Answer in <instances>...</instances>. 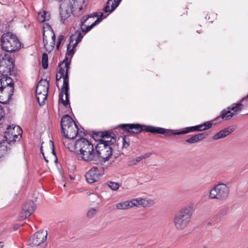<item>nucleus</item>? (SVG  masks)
Listing matches in <instances>:
<instances>
[{
  "label": "nucleus",
  "instance_id": "864d4df0",
  "mask_svg": "<svg viewBox=\"0 0 248 248\" xmlns=\"http://www.w3.org/2000/svg\"><path fill=\"white\" fill-rule=\"evenodd\" d=\"M74 40L76 41V34H72L69 38V43L68 44L71 45V44L73 43Z\"/></svg>",
  "mask_w": 248,
  "mask_h": 248
},
{
  "label": "nucleus",
  "instance_id": "a211bd4d",
  "mask_svg": "<svg viewBox=\"0 0 248 248\" xmlns=\"http://www.w3.org/2000/svg\"><path fill=\"white\" fill-rule=\"evenodd\" d=\"M0 65L14 67L15 60L8 54L4 53L0 54Z\"/></svg>",
  "mask_w": 248,
  "mask_h": 248
},
{
  "label": "nucleus",
  "instance_id": "e433bc0d",
  "mask_svg": "<svg viewBox=\"0 0 248 248\" xmlns=\"http://www.w3.org/2000/svg\"><path fill=\"white\" fill-rule=\"evenodd\" d=\"M69 73L68 72H64L63 74V76L60 75V78H63V85L62 86H69Z\"/></svg>",
  "mask_w": 248,
  "mask_h": 248
},
{
  "label": "nucleus",
  "instance_id": "a878e982",
  "mask_svg": "<svg viewBox=\"0 0 248 248\" xmlns=\"http://www.w3.org/2000/svg\"><path fill=\"white\" fill-rule=\"evenodd\" d=\"M46 152V154L51 155H53L54 157H56V154L55 150V147L54 145V143L51 140H49L48 145L45 148Z\"/></svg>",
  "mask_w": 248,
  "mask_h": 248
},
{
  "label": "nucleus",
  "instance_id": "58836bf2",
  "mask_svg": "<svg viewBox=\"0 0 248 248\" xmlns=\"http://www.w3.org/2000/svg\"><path fill=\"white\" fill-rule=\"evenodd\" d=\"M101 138L103 139H108L111 137L112 132L110 130H105L104 131H101Z\"/></svg>",
  "mask_w": 248,
  "mask_h": 248
},
{
  "label": "nucleus",
  "instance_id": "9d476101",
  "mask_svg": "<svg viewBox=\"0 0 248 248\" xmlns=\"http://www.w3.org/2000/svg\"><path fill=\"white\" fill-rule=\"evenodd\" d=\"M47 233L46 231L41 230L30 237L29 239V245L32 247L39 246L44 243L47 238Z\"/></svg>",
  "mask_w": 248,
  "mask_h": 248
},
{
  "label": "nucleus",
  "instance_id": "4c0bfd02",
  "mask_svg": "<svg viewBox=\"0 0 248 248\" xmlns=\"http://www.w3.org/2000/svg\"><path fill=\"white\" fill-rule=\"evenodd\" d=\"M140 160H141V158H140V156L137 157L135 158H134V159L129 160L127 162V165L128 166H132L136 165Z\"/></svg>",
  "mask_w": 248,
  "mask_h": 248
},
{
  "label": "nucleus",
  "instance_id": "5701e85b",
  "mask_svg": "<svg viewBox=\"0 0 248 248\" xmlns=\"http://www.w3.org/2000/svg\"><path fill=\"white\" fill-rule=\"evenodd\" d=\"M122 0H116L115 2H112L111 4V8H110V2L112 0H108L106 6L103 9L104 13H111L114 11L116 8L119 6Z\"/></svg>",
  "mask_w": 248,
  "mask_h": 248
},
{
  "label": "nucleus",
  "instance_id": "c9c22d12",
  "mask_svg": "<svg viewBox=\"0 0 248 248\" xmlns=\"http://www.w3.org/2000/svg\"><path fill=\"white\" fill-rule=\"evenodd\" d=\"M123 140V149H126L130 145V139L128 138V136L124 135L122 137Z\"/></svg>",
  "mask_w": 248,
  "mask_h": 248
},
{
  "label": "nucleus",
  "instance_id": "3c124183",
  "mask_svg": "<svg viewBox=\"0 0 248 248\" xmlns=\"http://www.w3.org/2000/svg\"><path fill=\"white\" fill-rule=\"evenodd\" d=\"M28 217H29L26 216V213H25V212H21L19 215V218L20 220H23Z\"/></svg>",
  "mask_w": 248,
  "mask_h": 248
},
{
  "label": "nucleus",
  "instance_id": "bb28decb",
  "mask_svg": "<svg viewBox=\"0 0 248 248\" xmlns=\"http://www.w3.org/2000/svg\"><path fill=\"white\" fill-rule=\"evenodd\" d=\"M11 99L12 98H10L9 94L0 92V104H8Z\"/></svg>",
  "mask_w": 248,
  "mask_h": 248
},
{
  "label": "nucleus",
  "instance_id": "c03bdc74",
  "mask_svg": "<svg viewBox=\"0 0 248 248\" xmlns=\"http://www.w3.org/2000/svg\"><path fill=\"white\" fill-rule=\"evenodd\" d=\"M209 134L207 132H203L196 135L197 138L198 139L199 142L204 139Z\"/></svg>",
  "mask_w": 248,
  "mask_h": 248
},
{
  "label": "nucleus",
  "instance_id": "e2e57ef3",
  "mask_svg": "<svg viewBox=\"0 0 248 248\" xmlns=\"http://www.w3.org/2000/svg\"><path fill=\"white\" fill-rule=\"evenodd\" d=\"M107 17V16H104V14L103 13H100V15H98V16H97V18H100V19H102V20L106 18Z\"/></svg>",
  "mask_w": 248,
  "mask_h": 248
},
{
  "label": "nucleus",
  "instance_id": "72a5a7b5",
  "mask_svg": "<svg viewBox=\"0 0 248 248\" xmlns=\"http://www.w3.org/2000/svg\"><path fill=\"white\" fill-rule=\"evenodd\" d=\"M110 140H106V141L109 142L108 144L110 145L111 146L113 145V147L115 146H118V144L116 143V135L112 132V134L111 137H110Z\"/></svg>",
  "mask_w": 248,
  "mask_h": 248
},
{
  "label": "nucleus",
  "instance_id": "69168bd1",
  "mask_svg": "<svg viewBox=\"0 0 248 248\" xmlns=\"http://www.w3.org/2000/svg\"><path fill=\"white\" fill-rule=\"evenodd\" d=\"M79 43V42L76 40V42L73 44L72 46V48H74L75 49V48L77 46L78 44Z\"/></svg>",
  "mask_w": 248,
  "mask_h": 248
},
{
  "label": "nucleus",
  "instance_id": "37998d69",
  "mask_svg": "<svg viewBox=\"0 0 248 248\" xmlns=\"http://www.w3.org/2000/svg\"><path fill=\"white\" fill-rule=\"evenodd\" d=\"M96 209L94 208H92L90 209L87 212V216L88 218H92L96 214Z\"/></svg>",
  "mask_w": 248,
  "mask_h": 248
},
{
  "label": "nucleus",
  "instance_id": "0e129e2a",
  "mask_svg": "<svg viewBox=\"0 0 248 248\" xmlns=\"http://www.w3.org/2000/svg\"><path fill=\"white\" fill-rule=\"evenodd\" d=\"M88 5V4L86 3L84 5V6H80L79 8H78V9H79V11L80 12L81 11V10L84 8V9H86L87 8V6Z\"/></svg>",
  "mask_w": 248,
  "mask_h": 248
},
{
  "label": "nucleus",
  "instance_id": "1a4fd4ad",
  "mask_svg": "<svg viewBox=\"0 0 248 248\" xmlns=\"http://www.w3.org/2000/svg\"><path fill=\"white\" fill-rule=\"evenodd\" d=\"M99 155L96 149V145H95L93 148L86 151L85 153H83V155L80 157L81 158V160H83L87 163L98 165L99 164V157L98 156Z\"/></svg>",
  "mask_w": 248,
  "mask_h": 248
},
{
  "label": "nucleus",
  "instance_id": "de8ad7c7",
  "mask_svg": "<svg viewBox=\"0 0 248 248\" xmlns=\"http://www.w3.org/2000/svg\"><path fill=\"white\" fill-rule=\"evenodd\" d=\"M75 34H77V36L76 37V40L78 41V42H80L82 40V39L83 38V36H84V34H82L81 33V32L78 30L77 31H75Z\"/></svg>",
  "mask_w": 248,
  "mask_h": 248
},
{
  "label": "nucleus",
  "instance_id": "aec40b11",
  "mask_svg": "<svg viewBox=\"0 0 248 248\" xmlns=\"http://www.w3.org/2000/svg\"><path fill=\"white\" fill-rule=\"evenodd\" d=\"M213 124L211 121H208L202 124L192 126L190 127L191 132H201L202 131L206 130L212 127Z\"/></svg>",
  "mask_w": 248,
  "mask_h": 248
},
{
  "label": "nucleus",
  "instance_id": "49530a36",
  "mask_svg": "<svg viewBox=\"0 0 248 248\" xmlns=\"http://www.w3.org/2000/svg\"><path fill=\"white\" fill-rule=\"evenodd\" d=\"M64 38V36L63 35H60L59 36L58 41L56 43V48L57 50H59L61 43L63 40Z\"/></svg>",
  "mask_w": 248,
  "mask_h": 248
},
{
  "label": "nucleus",
  "instance_id": "6e6d98bb",
  "mask_svg": "<svg viewBox=\"0 0 248 248\" xmlns=\"http://www.w3.org/2000/svg\"><path fill=\"white\" fill-rule=\"evenodd\" d=\"M54 48V46H51L50 45L47 47H46V49L48 53H50L53 50Z\"/></svg>",
  "mask_w": 248,
  "mask_h": 248
},
{
  "label": "nucleus",
  "instance_id": "2f4dec72",
  "mask_svg": "<svg viewBox=\"0 0 248 248\" xmlns=\"http://www.w3.org/2000/svg\"><path fill=\"white\" fill-rule=\"evenodd\" d=\"M42 64L43 69H46L48 68V55L46 53H43L42 55Z\"/></svg>",
  "mask_w": 248,
  "mask_h": 248
},
{
  "label": "nucleus",
  "instance_id": "7c9ffc66",
  "mask_svg": "<svg viewBox=\"0 0 248 248\" xmlns=\"http://www.w3.org/2000/svg\"><path fill=\"white\" fill-rule=\"evenodd\" d=\"M101 131H92V134L91 135L92 138L96 141H98V143H101V140H105L102 139L101 138ZM101 143H103L101 142Z\"/></svg>",
  "mask_w": 248,
  "mask_h": 248
},
{
  "label": "nucleus",
  "instance_id": "4468645a",
  "mask_svg": "<svg viewBox=\"0 0 248 248\" xmlns=\"http://www.w3.org/2000/svg\"><path fill=\"white\" fill-rule=\"evenodd\" d=\"M65 132L62 134L66 139L74 140L79 134V129L76 122L74 124L68 126L67 128H65Z\"/></svg>",
  "mask_w": 248,
  "mask_h": 248
},
{
  "label": "nucleus",
  "instance_id": "052dcab7",
  "mask_svg": "<svg viewBox=\"0 0 248 248\" xmlns=\"http://www.w3.org/2000/svg\"><path fill=\"white\" fill-rule=\"evenodd\" d=\"M45 25H46V28H47L48 30H49L52 32H53V29L52 27L48 23H45Z\"/></svg>",
  "mask_w": 248,
  "mask_h": 248
},
{
  "label": "nucleus",
  "instance_id": "cd10ccee",
  "mask_svg": "<svg viewBox=\"0 0 248 248\" xmlns=\"http://www.w3.org/2000/svg\"><path fill=\"white\" fill-rule=\"evenodd\" d=\"M36 99L40 106H43L45 104V101L47 99L48 94L45 93H39L35 94Z\"/></svg>",
  "mask_w": 248,
  "mask_h": 248
},
{
  "label": "nucleus",
  "instance_id": "4d7b16f0",
  "mask_svg": "<svg viewBox=\"0 0 248 248\" xmlns=\"http://www.w3.org/2000/svg\"><path fill=\"white\" fill-rule=\"evenodd\" d=\"M67 62H70L71 63V61H69L68 58H67V57L66 56L64 59L63 60V61L59 63L62 65L63 63L65 64V63H66Z\"/></svg>",
  "mask_w": 248,
  "mask_h": 248
},
{
  "label": "nucleus",
  "instance_id": "c85d7f7f",
  "mask_svg": "<svg viewBox=\"0 0 248 248\" xmlns=\"http://www.w3.org/2000/svg\"><path fill=\"white\" fill-rule=\"evenodd\" d=\"M228 136L226 129H223L217 133L213 137V140H215L224 138Z\"/></svg>",
  "mask_w": 248,
  "mask_h": 248
},
{
  "label": "nucleus",
  "instance_id": "a19ab883",
  "mask_svg": "<svg viewBox=\"0 0 248 248\" xmlns=\"http://www.w3.org/2000/svg\"><path fill=\"white\" fill-rule=\"evenodd\" d=\"M199 142L196 135H193L191 137L185 140V142H187L189 144H193L196 142Z\"/></svg>",
  "mask_w": 248,
  "mask_h": 248
},
{
  "label": "nucleus",
  "instance_id": "f8f14e48",
  "mask_svg": "<svg viewBox=\"0 0 248 248\" xmlns=\"http://www.w3.org/2000/svg\"><path fill=\"white\" fill-rule=\"evenodd\" d=\"M59 94V102L61 103L64 107L70 106V94L69 93V86H62L60 90Z\"/></svg>",
  "mask_w": 248,
  "mask_h": 248
},
{
  "label": "nucleus",
  "instance_id": "f704fd0d",
  "mask_svg": "<svg viewBox=\"0 0 248 248\" xmlns=\"http://www.w3.org/2000/svg\"><path fill=\"white\" fill-rule=\"evenodd\" d=\"M46 12L43 11V13L39 12L37 16V20L39 22L43 23L46 20H48L49 19L46 18Z\"/></svg>",
  "mask_w": 248,
  "mask_h": 248
},
{
  "label": "nucleus",
  "instance_id": "20e7f679",
  "mask_svg": "<svg viewBox=\"0 0 248 248\" xmlns=\"http://www.w3.org/2000/svg\"><path fill=\"white\" fill-rule=\"evenodd\" d=\"M246 101L244 97L242 98L239 102L233 104L232 106L228 107L226 109H223L219 116L214 119L213 121L216 122L217 123H220L221 122L220 119L226 121L230 120L234 115L237 114V112L241 111L244 105L243 103Z\"/></svg>",
  "mask_w": 248,
  "mask_h": 248
},
{
  "label": "nucleus",
  "instance_id": "338daca9",
  "mask_svg": "<svg viewBox=\"0 0 248 248\" xmlns=\"http://www.w3.org/2000/svg\"><path fill=\"white\" fill-rule=\"evenodd\" d=\"M82 129H83V131H80V133H82L84 136H86L88 135L87 131L85 130L83 128H82Z\"/></svg>",
  "mask_w": 248,
  "mask_h": 248
},
{
  "label": "nucleus",
  "instance_id": "7ed1b4c3",
  "mask_svg": "<svg viewBox=\"0 0 248 248\" xmlns=\"http://www.w3.org/2000/svg\"><path fill=\"white\" fill-rule=\"evenodd\" d=\"M192 215L191 207H186L178 211L174 216L173 223L178 230L184 229L190 221Z\"/></svg>",
  "mask_w": 248,
  "mask_h": 248
},
{
  "label": "nucleus",
  "instance_id": "09e8293b",
  "mask_svg": "<svg viewBox=\"0 0 248 248\" xmlns=\"http://www.w3.org/2000/svg\"><path fill=\"white\" fill-rule=\"evenodd\" d=\"M44 144V142H42V143H41V147H40V151H41V153L43 155V158L45 160V161L46 162V163H48V159L46 158V157L45 156V154L44 153V151H43V144Z\"/></svg>",
  "mask_w": 248,
  "mask_h": 248
},
{
  "label": "nucleus",
  "instance_id": "680f3d73",
  "mask_svg": "<svg viewBox=\"0 0 248 248\" xmlns=\"http://www.w3.org/2000/svg\"><path fill=\"white\" fill-rule=\"evenodd\" d=\"M56 78V84L57 87L59 89L60 88H59V84H58V81L61 79V78H60V76L59 77H58V74H57Z\"/></svg>",
  "mask_w": 248,
  "mask_h": 248
},
{
  "label": "nucleus",
  "instance_id": "6e6552de",
  "mask_svg": "<svg viewBox=\"0 0 248 248\" xmlns=\"http://www.w3.org/2000/svg\"><path fill=\"white\" fill-rule=\"evenodd\" d=\"M23 133L21 127L18 125H15L13 124L8 125L6 128V130L4 132V138L7 141L6 143L9 145L10 142H15L16 141V138L18 135L21 136Z\"/></svg>",
  "mask_w": 248,
  "mask_h": 248
},
{
  "label": "nucleus",
  "instance_id": "4be33fe9",
  "mask_svg": "<svg viewBox=\"0 0 248 248\" xmlns=\"http://www.w3.org/2000/svg\"><path fill=\"white\" fill-rule=\"evenodd\" d=\"M1 82H0V85H1ZM9 86L7 87H3L2 85L0 86V92H2L4 93H7L9 94L10 98H12L13 93L15 91V83L13 79L9 82Z\"/></svg>",
  "mask_w": 248,
  "mask_h": 248
},
{
  "label": "nucleus",
  "instance_id": "c756f323",
  "mask_svg": "<svg viewBox=\"0 0 248 248\" xmlns=\"http://www.w3.org/2000/svg\"><path fill=\"white\" fill-rule=\"evenodd\" d=\"M98 16V12H93V13H92L91 14L87 15L86 16H83L81 18V25L85 26V23L89 19V18H92V17H97Z\"/></svg>",
  "mask_w": 248,
  "mask_h": 248
},
{
  "label": "nucleus",
  "instance_id": "b1692460",
  "mask_svg": "<svg viewBox=\"0 0 248 248\" xmlns=\"http://www.w3.org/2000/svg\"><path fill=\"white\" fill-rule=\"evenodd\" d=\"M229 211L228 207H224L219 210L213 217V220L216 222H219L224 216L227 215Z\"/></svg>",
  "mask_w": 248,
  "mask_h": 248
},
{
  "label": "nucleus",
  "instance_id": "79ce46f5",
  "mask_svg": "<svg viewBox=\"0 0 248 248\" xmlns=\"http://www.w3.org/2000/svg\"><path fill=\"white\" fill-rule=\"evenodd\" d=\"M237 128V126L235 125H232L228 127H227L226 128H225L224 129H226V131L227 133V135H229V134H231L233 132H234L235 129Z\"/></svg>",
  "mask_w": 248,
  "mask_h": 248
},
{
  "label": "nucleus",
  "instance_id": "ea45409f",
  "mask_svg": "<svg viewBox=\"0 0 248 248\" xmlns=\"http://www.w3.org/2000/svg\"><path fill=\"white\" fill-rule=\"evenodd\" d=\"M108 183V186L112 190H117L120 186V185L117 183L113 182H109Z\"/></svg>",
  "mask_w": 248,
  "mask_h": 248
},
{
  "label": "nucleus",
  "instance_id": "423d86ee",
  "mask_svg": "<svg viewBox=\"0 0 248 248\" xmlns=\"http://www.w3.org/2000/svg\"><path fill=\"white\" fill-rule=\"evenodd\" d=\"M229 191V187L226 184H218L211 189L209 198L220 201L224 200L228 197Z\"/></svg>",
  "mask_w": 248,
  "mask_h": 248
},
{
  "label": "nucleus",
  "instance_id": "5fc2aeb1",
  "mask_svg": "<svg viewBox=\"0 0 248 248\" xmlns=\"http://www.w3.org/2000/svg\"><path fill=\"white\" fill-rule=\"evenodd\" d=\"M64 67L65 68V72L69 73V70L70 69V63L67 62L66 63H65V65L64 66Z\"/></svg>",
  "mask_w": 248,
  "mask_h": 248
},
{
  "label": "nucleus",
  "instance_id": "bf43d9fd",
  "mask_svg": "<svg viewBox=\"0 0 248 248\" xmlns=\"http://www.w3.org/2000/svg\"><path fill=\"white\" fill-rule=\"evenodd\" d=\"M151 155V153H146L144 155L140 156V157L141 158V160L143 159H145L147 157H149L150 155Z\"/></svg>",
  "mask_w": 248,
  "mask_h": 248
},
{
  "label": "nucleus",
  "instance_id": "774afa93",
  "mask_svg": "<svg viewBox=\"0 0 248 248\" xmlns=\"http://www.w3.org/2000/svg\"><path fill=\"white\" fill-rule=\"evenodd\" d=\"M20 227V225L18 224H15L14 226V230H17Z\"/></svg>",
  "mask_w": 248,
  "mask_h": 248
},
{
  "label": "nucleus",
  "instance_id": "13d9d810",
  "mask_svg": "<svg viewBox=\"0 0 248 248\" xmlns=\"http://www.w3.org/2000/svg\"><path fill=\"white\" fill-rule=\"evenodd\" d=\"M102 21V19L100 18H97L96 20L92 23V24L95 27L96 25H98L100 22Z\"/></svg>",
  "mask_w": 248,
  "mask_h": 248
},
{
  "label": "nucleus",
  "instance_id": "412c9836",
  "mask_svg": "<svg viewBox=\"0 0 248 248\" xmlns=\"http://www.w3.org/2000/svg\"><path fill=\"white\" fill-rule=\"evenodd\" d=\"M14 67L0 65V77L16 76L14 69Z\"/></svg>",
  "mask_w": 248,
  "mask_h": 248
},
{
  "label": "nucleus",
  "instance_id": "f257e3e1",
  "mask_svg": "<svg viewBox=\"0 0 248 248\" xmlns=\"http://www.w3.org/2000/svg\"><path fill=\"white\" fill-rule=\"evenodd\" d=\"M118 127L124 131L129 133L130 135L134 137L142 132H149L154 135L160 134V132H162V130L161 127H160L142 124L139 123L122 124L118 125Z\"/></svg>",
  "mask_w": 248,
  "mask_h": 248
},
{
  "label": "nucleus",
  "instance_id": "f3484780",
  "mask_svg": "<svg viewBox=\"0 0 248 248\" xmlns=\"http://www.w3.org/2000/svg\"><path fill=\"white\" fill-rule=\"evenodd\" d=\"M74 123H75V121L68 114H65L62 116L61 120L62 133H64L65 132V128H67L68 126L74 124Z\"/></svg>",
  "mask_w": 248,
  "mask_h": 248
},
{
  "label": "nucleus",
  "instance_id": "f03ea898",
  "mask_svg": "<svg viewBox=\"0 0 248 248\" xmlns=\"http://www.w3.org/2000/svg\"><path fill=\"white\" fill-rule=\"evenodd\" d=\"M21 42L15 33L7 31L0 32V46L2 50L7 52H14L21 47Z\"/></svg>",
  "mask_w": 248,
  "mask_h": 248
},
{
  "label": "nucleus",
  "instance_id": "8fccbe9b",
  "mask_svg": "<svg viewBox=\"0 0 248 248\" xmlns=\"http://www.w3.org/2000/svg\"><path fill=\"white\" fill-rule=\"evenodd\" d=\"M62 64L59 63L58 67L59 68L58 70V73L60 74V75H62V76H63V74L65 72L64 68H63L62 66Z\"/></svg>",
  "mask_w": 248,
  "mask_h": 248
},
{
  "label": "nucleus",
  "instance_id": "dca6fc26",
  "mask_svg": "<svg viewBox=\"0 0 248 248\" xmlns=\"http://www.w3.org/2000/svg\"><path fill=\"white\" fill-rule=\"evenodd\" d=\"M49 89V81L46 79L42 78L38 83L35 93L37 94L45 93L48 94Z\"/></svg>",
  "mask_w": 248,
  "mask_h": 248
},
{
  "label": "nucleus",
  "instance_id": "ddd939ff",
  "mask_svg": "<svg viewBox=\"0 0 248 248\" xmlns=\"http://www.w3.org/2000/svg\"><path fill=\"white\" fill-rule=\"evenodd\" d=\"M145 200L144 199H133L131 201H125L124 202H122L116 204V207L118 209H126L130 207H132L134 206H137L138 205H142L143 206L144 203L143 202H145Z\"/></svg>",
  "mask_w": 248,
  "mask_h": 248
},
{
  "label": "nucleus",
  "instance_id": "393cba45",
  "mask_svg": "<svg viewBox=\"0 0 248 248\" xmlns=\"http://www.w3.org/2000/svg\"><path fill=\"white\" fill-rule=\"evenodd\" d=\"M5 141V140L0 141V157L6 155L7 151L10 149V145L8 146Z\"/></svg>",
  "mask_w": 248,
  "mask_h": 248
},
{
  "label": "nucleus",
  "instance_id": "9b49d317",
  "mask_svg": "<svg viewBox=\"0 0 248 248\" xmlns=\"http://www.w3.org/2000/svg\"><path fill=\"white\" fill-rule=\"evenodd\" d=\"M100 170L96 167H93L85 174L87 182L89 184L93 183L97 181L103 173L100 172Z\"/></svg>",
  "mask_w": 248,
  "mask_h": 248
},
{
  "label": "nucleus",
  "instance_id": "2eb2a0df",
  "mask_svg": "<svg viewBox=\"0 0 248 248\" xmlns=\"http://www.w3.org/2000/svg\"><path fill=\"white\" fill-rule=\"evenodd\" d=\"M161 129L162 130V132H160V134L163 135L165 136L185 135L189 133H191L190 126L183 128L179 131L177 130L167 129L162 127H161Z\"/></svg>",
  "mask_w": 248,
  "mask_h": 248
},
{
  "label": "nucleus",
  "instance_id": "a18cd8bd",
  "mask_svg": "<svg viewBox=\"0 0 248 248\" xmlns=\"http://www.w3.org/2000/svg\"><path fill=\"white\" fill-rule=\"evenodd\" d=\"M76 49L74 48H71V45L70 44H68L67 46V52H66V55L68 56H71V57L73 56V55L75 53Z\"/></svg>",
  "mask_w": 248,
  "mask_h": 248
},
{
  "label": "nucleus",
  "instance_id": "39448f33",
  "mask_svg": "<svg viewBox=\"0 0 248 248\" xmlns=\"http://www.w3.org/2000/svg\"><path fill=\"white\" fill-rule=\"evenodd\" d=\"M101 142L103 143H98L96 145V149L97 152L99 155H98L99 158V164L105 163L108 161L112 154V147L108 144L109 142L106 140H102Z\"/></svg>",
  "mask_w": 248,
  "mask_h": 248
},
{
  "label": "nucleus",
  "instance_id": "473e14b6",
  "mask_svg": "<svg viewBox=\"0 0 248 248\" xmlns=\"http://www.w3.org/2000/svg\"><path fill=\"white\" fill-rule=\"evenodd\" d=\"M80 29L82 31V32H83L84 34H86L89 31H90L93 27L94 26L92 24L89 26H82L81 25V19L80 20Z\"/></svg>",
  "mask_w": 248,
  "mask_h": 248
},
{
  "label": "nucleus",
  "instance_id": "603ef678",
  "mask_svg": "<svg viewBox=\"0 0 248 248\" xmlns=\"http://www.w3.org/2000/svg\"><path fill=\"white\" fill-rule=\"evenodd\" d=\"M5 112L3 110V107L0 105V119H2L4 117Z\"/></svg>",
  "mask_w": 248,
  "mask_h": 248
},
{
  "label": "nucleus",
  "instance_id": "0eeeda50",
  "mask_svg": "<svg viewBox=\"0 0 248 248\" xmlns=\"http://www.w3.org/2000/svg\"><path fill=\"white\" fill-rule=\"evenodd\" d=\"M93 147L94 145L91 141L85 138L81 137L76 140L74 149L76 155L80 157L83 155V153H85L86 151L90 150Z\"/></svg>",
  "mask_w": 248,
  "mask_h": 248
},
{
  "label": "nucleus",
  "instance_id": "6ab92c4d",
  "mask_svg": "<svg viewBox=\"0 0 248 248\" xmlns=\"http://www.w3.org/2000/svg\"><path fill=\"white\" fill-rule=\"evenodd\" d=\"M36 205L32 201L29 200L26 202L23 205L22 209L26 213V216L30 217L36 209Z\"/></svg>",
  "mask_w": 248,
  "mask_h": 248
}]
</instances>
